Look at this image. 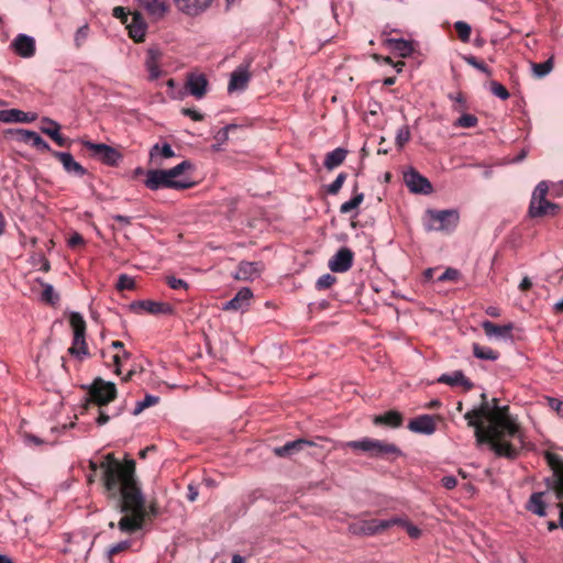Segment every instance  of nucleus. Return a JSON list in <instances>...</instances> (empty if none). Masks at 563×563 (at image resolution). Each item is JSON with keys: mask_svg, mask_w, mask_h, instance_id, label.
<instances>
[{"mask_svg": "<svg viewBox=\"0 0 563 563\" xmlns=\"http://www.w3.org/2000/svg\"><path fill=\"white\" fill-rule=\"evenodd\" d=\"M181 112L184 115L191 118L194 121H201L203 119V115L194 109L185 108L181 110Z\"/></svg>", "mask_w": 563, "mask_h": 563, "instance_id": "e2e57ef3", "label": "nucleus"}, {"mask_svg": "<svg viewBox=\"0 0 563 563\" xmlns=\"http://www.w3.org/2000/svg\"><path fill=\"white\" fill-rule=\"evenodd\" d=\"M410 140V130L408 125H402L397 130L396 133V145L398 148H402Z\"/></svg>", "mask_w": 563, "mask_h": 563, "instance_id": "c03bdc74", "label": "nucleus"}, {"mask_svg": "<svg viewBox=\"0 0 563 563\" xmlns=\"http://www.w3.org/2000/svg\"><path fill=\"white\" fill-rule=\"evenodd\" d=\"M454 27L459 34V37L462 42H468L471 36V26L464 21H457L454 24Z\"/></svg>", "mask_w": 563, "mask_h": 563, "instance_id": "a18cd8bd", "label": "nucleus"}, {"mask_svg": "<svg viewBox=\"0 0 563 563\" xmlns=\"http://www.w3.org/2000/svg\"><path fill=\"white\" fill-rule=\"evenodd\" d=\"M459 277H460V272L456 268L449 267L443 272V274H441L438 277V282H448V280L455 282L459 279Z\"/></svg>", "mask_w": 563, "mask_h": 563, "instance_id": "4d7b16f0", "label": "nucleus"}, {"mask_svg": "<svg viewBox=\"0 0 563 563\" xmlns=\"http://www.w3.org/2000/svg\"><path fill=\"white\" fill-rule=\"evenodd\" d=\"M41 122H42L41 131L48 136H49V132H52V131H60V124L53 119L44 117V118H42Z\"/></svg>", "mask_w": 563, "mask_h": 563, "instance_id": "49530a36", "label": "nucleus"}, {"mask_svg": "<svg viewBox=\"0 0 563 563\" xmlns=\"http://www.w3.org/2000/svg\"><path fill=\"white\" fill-rule=\"evenodd\" d=\"M131 545V541H128V540H124V541H120L115 544H113L109 550H108V554L109 555H114L117 553H120L126 549H129Z\"/></svg>", "mask_w": 563, "mask_h": 563, "instance_id": "bf43d9fd", "label": "nucleus"}, {"mask_svg": "<svg viewBox=\"0 0 563 563\" xmlns=\"http://www.w3.org/2000/svg\"><path fill=\"white\" fill-rule=\"evenodd\" d=\"M490 91L501 100H507L510 96L506 87L495 80L490 82Z\"/></svg>", "mask_w": 563, "mask_h": 563, "instance_id": "3c124183", "label": "nucleus"}, {"mask_svg": "<svg viewBox=\"0 0 563 563\" xmlns=\"http://www.w3.org/2000/svg\"><path fill=\"white\" fill-rule=\"evenodd\" d=\"M208 88V79L206 75L200 73H190L187 75L186 89L196 99H201Z\"/></svg>", "mask_w": 563, "mask_h": 563, "instance_id": "2eb2a0df", "label": "nucleus"}, {"mask_svg": "<svg viewBox=\"0 0 563 563\" xmlns=\"http://www.w3.org/2000/svg\"><path fill=\"white\" fill-rule=\"evenodd\" d=\"M335 282H336V278L333 275L324 274L317 279L316 288L318 290H324V289L330 288Z\"/></svg>", "mask_w": 563, "mask_h": 563, "instance_id": "de8ad7c7", "label": "nucleus"}, {"mask_svg": "<svg viewBox=\"0 0 563 563\" xmlns=\"http://www.w3.org/2000/svg\"><path fill=\"white\" fill-rule=\"evenodd\" d=\"M192 167L189 161H183L173 168L165 169L173 181H190L188 178H181L180 176L186 169Z\"/></svg>", "mask_w": 563, "mask_h": 563, "instance_id": "e433bc0d", "label": "nucleus"}, {"mask_svg": "<svg viewBox=\"0 0 563 563\" xmlns=\"http://www.w3.org/2000/svg\"><path fill=\"white\" fill-rule=\"evenodd\" d=\"M53 156L56 157L66 173L73 174L78 177H82L86 175L87 169L75 161L74 156L68 152H53Z\"/></svg>", "mask_w": 563, "mask_h": 563, "instance_id": "aec40b11", "label": "nucleus"}, {"mask_svg": "<svg viewBox=\"0 0 563 563\" xmlns=\"http://www.w3.org/2000/svg\"><path fill=\"white\" fill-rule=\"evenodd\" d=\"M390 520H397V522H395V526H400L402 527L404 529H406V531L408 532V534L413 538V539H417L420 537L421 534V531L418 527L411 525L409 521H407L406 519L401 518V517H394V518H390Z\"/></svg>", "mask_w": 563, "mask_h": 563, "instance_id": "79ce46f5", "label": "nucleus"}, {"mask_svg": "<svg viewBox=\"0 0 563 563\" xmlns=\"http://www.w3.org/2000/svg\"><path fill=\"white\" fill-rule=\"evenodd\" d=\"M311 445L312 442L305 439H298L295 441L287 442L286 444H284V455L294 454L295 452L305 450L306 448H309Z\"/></svg>", "mask_w": 563, "mask_h": 563, "instance_id": "58836bf2", "label": "nucleus"}, {"mask_svg": "<svg viewBox=\"0 0 563 563\" xmlns=\"http://www.w3.org/2000/svg\"><path fill=\"white\" fill-rule=\"evenodd\" d=\"M36 119L35 112H24L20 109L0 110V122L3 123H31Z\"/></svg>", "mask_w": 563, "mask_h": 563, "instance_id": "6ab92c4d", "label": "nucleus"}, {"mask_svg": "<svg viewBox=\"0 0 563 563\" xmlns=\"http://www.w3.org/2000/svg\"><path fill=\"white\" fill-rule=\"evenodd\" d=\"M101 356L106 360L107 357H110L111 364L114 367V373L117 375H121V368L124 365V362L131 357V354L126 351L122 352H115L113 354H110L109 351H102Z\"/></svg>", "mask_w": 563, "mask_h": 563, "instance_id": "2f4dec72", "label": "nucleus"}, {"mask_svg": "<svg viewBox=\"0 0 563 563\" xmlns=\"http://www.w3.org/2000/svg\"><path fill=\"white\" fill-rule=\"evenodd\" d=\"M389 46L397 52L401 57L411 55L413 48L410 42L404 38H390L388 40Z\"/></svg>", "mask_w": 563, "mask_h": 563, "instance_id": "72a5a7b5", "label": "nucleus"}, {"mask_svg": "<svg viewBox=\"0 0 563 563\" xmlns=\"http://www.w3.org/2000/svg\"><path fill=\"white\" fill-rule=\"evenodd\" d=\"M397 520L368 519L358 520L349 525L347 529L355 536H375L395 526Z\"/></svg>", "mask_w": 563, "mask_h": 563, "instance_id": "6e6552de", "label": "nucleus"}, {"mask_svg": "<svg viewBox=\"0 0 563 563\" xmlns=\"http://www.w3.org/2000/svg\"><path fill=\"white\" fill-rule=\"evenodd\" d=\"M375 424H385L391 428H398L402 423V415L396 410L387 411L374 418Z\"/></svg>", "mask_w": 563, "mask_h": 563, "instance_id": "c85d7f7f", "label": "nucleus"}, {"mask_svg": "<svg viewBox=\"0 0 563 563\" xmlns=\"http://www.w3.org/2000/svg\"><path fill=\"white\" fill-rule=\"evenodd\" d=\"M363 199H364V195L362 192L355 195L353 198H351L350 200H347L341 205L340 212L341 213L351 212L352 210L356 209L362 203Z\"/></svg>", "mask_w": 563, "mask_h": 563, "instance_id": "37998d69", "label": "nucleus"}, {"mask_svg": "<svg viewBox=\"0 0 563 563\" xmlns=\"http://www.w3.org/2000/svg\"><path fill=\"white\" fill-rule=\"evenodd\" d=\"M159 57L161 53L156 48H150L146 53L145 67L148 71V77L151 80L157 79L162 75V70L159 67Z\"/></svg>", "mask_w": 563, "mask_h": 563, "instance_id": "a878e982", "label": "nucleus"}, {"mask_svg": "<svg viewBox=\"0 0 563 563\" xmlns=\"http://www.w3.org/2000/svg\"><path fill=\"white\" fill-rule=\"evenodd\" d=\"M251 62L245 60L241 63L230 76V80L228 84V91H244L251 80Z\"/></svg>", "mask_w": 563, "mask_h": 563, "instance_id": "9b49d317", "label": "nucleus"}, {"mask_svg": "<svg viewBox=\"0 0 563 563\" xmlns=\"http://www.w3.org/2000/svg\"><path fill=\"white\" fill-rule=\"evenodd\" d=\"M481 327L488 339H496L503 341H512L514 339L512 330L515 325L512 322H508L506 324H496L489 320H484L481 323Z\"/></svg>", "mask_w": 563, "mask_h": 563, "instance_id": "ddd939ff", "label": "nucleus"}, {"mask_svg": "<svg viewBox=\"0 0 563 563\" xmlns=\"http://www.w3.org/2000/svg\"><path fill=\"white\" fill-rule=\"evenodd\" d=\"M145 186L151 190L159 188L187 189L194 186L192 181H173L165 169H152L146 174Z\"/></svg>", "mask_w": 563, "mask_h": 563, "instance_id": "0eeeda50", "label": "nucleus"}, {"mask_svg": "<svg viewBox=\"0 0 563 563\" xmlns=\"http://www.w3.org/2000/svg\"><path fill=\"white\" fill-rule=\"evenodd\" d=\"M100 467L103 472V484L108 493L121 494L120 512L121 519L118 522L119 530L124 533H134L141 530L144 525L145 509L144 497L136 483L135 462L126 460L121 464L113 454H107Z\"/></svg>", "mask_w": 563, "mask_h": 563, "instance_id": "f03ea898", "label": "nucleus"}, {"mask_svg": "<svg viewBox=\"0 0 563 563\" xmlns=\"http://www.w3.org/2000/svg\"><path fill=\"white\" fill-rule=\"evenodd\" d=\"M549 406L551 409L556 411V413L563 418V400H560L558 398H549Z\"/></svg>", "mask_w": 563, "mask_h": 563, "instance_id": "052dcab7", "label": "nucleus"}, {"mask_svg": "<svg viewBox=\"0 0 563 563\" xmlns=\"http://www.w3.org/2000/svg\"><path fill=\"white\" fill-rule=\"evenodd\" d=\"M230 128V125H227L216 133L214 139L217 142L223 144L228 141Z\"/></svg>", "mask_w": 563, "mask_h": 563, "instance_id": "680f3d73", "label": "nucleus"}, {"mask_svg": "<svg viewBox=\"0 0 563 563\" xmlns=\"http://www.w3.org/2000/svg\"><path fill=\"white\" fill-rule=\"evenodd\" d=\"M438 383L446 384L450 386L462 385L466 390L473 388V383L465 377L462 371H455L452 374H442L438 378Z\"/></svg>", "mask_w": 563, "mask_h": 563, "instance_id": "bb28decb", "label": "nucleus"}, {"mask_svg": "<svg viewBox=\"0 0 563 563\" xmlns=\"http://www.w3.org/2000/svg\"><path fill=\"white\" fill-rule=\"evenodd\" d=\"M30 144L41 152L51 151L49 144L36 132L34 133Z\"/></svg>", "mask_w": 563, "mask_h": 563, "instance_id": "5fc2aeb1", "label": "nucleus"}, {"mask_svg": "<svg viewBox=\"0 0 563 563\" xmlns=\"http://www.w3.org/2000/svg\"><path fill=\"white\" fill-rule=\"evenodd\" d=\"M177 8L189 16H197L203 13L212 0H174Z\"/></svg>", "mask_w": 563, "mask_h": 563, "instance_id": "412c9836", "label": "nucleus"}, {"mask_svg": "<svg viewBox=\"0 0 563 563\" xmlns=\"http://www.w3.org/2000/svg\"><path fill=\"white\" fill-rule=\"evenodd\" d=\"M158 155L163 158H170L175 156V152L168 143H164L162 146L159 144H155L150 151V156L154 159Z\"/></svg>", "mask_w": 563, "mask_h": 563, "instance_id": "4c0bfd02", "label": "nucleus"}, {"mask_svg": "<svg viewBox=\"0 0 563 563\" xmlns=\"http://www.w3.org/2000/svg\"><path fill=\"white\" fill-rule=\"evenodd\" d=\"M544 459L553 472V489L558 499H560V527L563 529V457L547 451Z\"/></svg>", "mask_w": 563, "mask_h": 563, "instance_id": "39448f33", "label": "nucleus"}, {"mask_svg": "<svg viewBox=\"0 0 563 563\" xmlns=\"http://www.w3.org/2000/svg\"><path fill=\"white\" fill-rule=\"evenodd\" d=\"M80 143L106 165L115 166L122 159V155L118 150L104 143H93L88 140H81Z\"/></svg>", "mask_w": 563, "mask_h": 563, "instance_id": "1a4fd4ad", "label": "nucleus"}, {"mask_svg": "<svg viewBox=\"0 0 563 563\" xmlns=\"http://www.w3.org/2000/svg\"><path fill=\"white\" fill-rule=\"evenodd\" d=\"M473 354L476 358L486 360V361H496L499 357V353L488 346L479 345L478 343H473Z\"/></svg>", "mask_w": 563, "mask_h": 563, "instance_id": "473e14b6", "label": "nucleus"}, {"mask_svg": "<svg viewBox=\"0 0 563 563\" xmlns=\"http://www.w3.org/2000/svg\"><path fill=\"white\" fill-rule=\"evenodd\" d=\"M477 122L478 120L475 115L464 113L457 119L455 125L461 128H473L477 124Z\"/></svg>", "mask_w": 563, "mask_h": 563, "instance_id": "603ef678", "label": "nucleus"}, {"mask_svg": "<svg viewBox=\"0 0 563 563\" xmlns=\"http://www.w3.org/2000/svg\"><path fill=\"white\" fill-rule=\"evenodd\" d=\"M427 221L424 223L428 231H453L459 223V212L456 210H428Z\"/></svg>", "mask_w": 563, "mask_h": 563, "instance_id": "20e7f679", "label": "nucleus"}, {"mask_svg": "<svg viewBox=\"0 0 563 563\" xmlns=\"http://www.w3.org/2000/svg\"><path fill=\"white\" fill-rule=\"evenodd\" d=\"M354 254L347 247H341L328 262V267L333 273H345L353 265Z\"/></svg>", "mask_w": 563, "mask_h": 563, "instance_id": "4468645a", "label": "nucleus"}, {"mask_svg": "<svg viewBox=\"0 0 563 563\" xmlns=\"http://www.w3.org/2000/svg\"><path fill=\"white\" fill-rule=\"evenodd\" d=\"M137 3L154 20L163 19L168 9L163 0H137Z\"/></svg>", "mask_w": 563, "mask_h": 563, "instance_id": "393cba45", "label": "nucleus"}, {"mask_svg": "<svg viewBox=\"0 0 563 563\" xmlns=\"http://www.w3.org/2000/svg\"><path fill=\"white\" fill-rule=\"evenodd\" d=\"M544 493H533L527 504V509L534 515L544 517L547 515V505L543 500Z\"/></svg>", "mask_w": 563, "mask_h": 563, "instance_id": "c756f323", "label": "nucleus"}, {"mask_svg": "<svg viewBox=\"0 0 563 563\" xmlns=\"http://www.w3.org/2000/svg\"><path fill=\"white\" fill-rule=\"evenodd\" d=\"M37 282L43 287L41 300L53 306L56 305L59 301V295L55 291L54 287L42 279H37Z\"/></svg>", "mask_w": 563, "mask_h": 563, "instance_id": "f704fd0d", "label": "nucleus"}, {"mask_svg": "<svg viewBox=\"0 0 563 563\" xmlns=\"http://www.w3.org/2000/svg\"><path fill=\"white\" fill-rule=\"evenodd\" d=\"M49 137H52L53 141L56 142V144L59 146H64L67 143V140L60 134L59 131L49 132Z\"/></svg>", "mask_w": 563, "mask_h": 563, "instance_id": "69168bd1", "label": "nucleus"}, {"mask_svg": "<svg viewBox=\"0 0 563 563\" xmlns=\"http://www.w3.org/2000/svg\"><path fill=\"white\" fill-rule=\"evenodd\" d=\"M134 285L135 282L131 276L126 274H121L117 283V288L119 290H130L134 288Z\"/></svg>", "mask_w": 563, "mask_h": 563, "instance_id": "864d4df0", "label": "nucleus"}, {"mask_svg": "<svg viewBox=\"0 0 563 563\" xmlns=\"http://www.w3.org/2000/svg\"><path fill=\"white\" fill-rule=\"evenodd\" d=\"M374 444H376V445H374V448H372V452H371V455L374 457H384L387 455H397L398 456L401 454L400 449L393 443H387L385 441L375 440Z\"/></svg>", "mask_w": 563, "mask_h": 563, "instance_id": "cd10ccee", "label": "nucleus"}, {"mask_svg": "<svg viewBox=\"0 0 563 563\" xmlns=\"http://www.w3.org/2000/svg\"><path fill=\"white\" fill-rule=\"evenodd\" d=\"M90 400L98 406H104L117 397V387L112 382L96 378L89 390Z\"/></svg>", "mask_w": 563, "mask_h": 563, "instance_id": "9d476101", "label": "nucleus"}, {"mask_svg": "<svg viewBox=\"0 0 563 563\" xmlns=\"http://www.w3.org/2000/svg\"><path fill=\"white\" fill-rule=\"evenodd\" d=\"M14 52L23 57L29 58L35 54V41L32 36L19 34L11 43Z\"/></svg>", "mask_w": 563, "mask_h": 563, "instance_id": "4be33fe9", "label": "nucleus"}, {"mask_svg": "<svg viewBox=\"0 0 563 563\" xmlns=\"http://www.w3.org/2000/svg\"><path fill=\"white\" fill-rule=\"evenodd\" d=\"M126 29L129 30V35L135 42H143L147 25L144 22L141 13L134 12L131 14L130 21L126 22Z\"/></svg>", "mask_w": 563, "mask_h": 563, "instance_id": "5701e85b", "label": "nucleus"}, {"mask_svg": "<svg viewBox=\"0 0 563 563\" xmlns=\"http://www.w3.org/2000/svg\"><path fill=\"white\" fill-rule=\"evenodd\" d=\"M253 292L249 287L241 288L235 296L223 305V310L245 311L250 305Z\"/></svg>", "mask_w": 563, "mask_h": 563, "instance_id": "f3484780", "label": "nucleus"}, {"mask_svg": "<svg viewBox=\"0 0 563 563\" xmlns=\"http://www.w3.org/2000/svg\"><path fill=\"white\" fill-rule=\"evenodd\" d=\"M166 282L172 289H176V290L185 289L186 290L188 288V284L184 279L176 278L174 276L167 277Z\"/></svg>", "mask_w": 563, "mask_h": 563, "instance_id": "13d9d810", "label": "nucleus"}, {"mask_svg": "<svg viewBox=\"0 0 563 563\" xmlns=\"http://www.w3.org/2000/svg\"><path fill=\"white\" fill-rule=\"evenodd\" d=\"M346 175L344 173H340L336 178L327 187V192L329 195H336L342 188L345 181Z\"/></svg>", "mask_w": 563, "mask_h": 563, "instance_id": "09e8293b", "label": "nucleus"}, {"mask_svg": "<svg viewBox=\"0 0 563 563\" xmlns=\"http://www.w3.org/2000/svg\"><path fill=\"white\" fill-rule=\"evenodd\" d=\"M483 402L464 415L467 426L474 428L478 445L488 444L499 457L516 459L525 445L523 434L517 419L508 406H499L496 398L493 405L482 394Z\"/></svg>", "mask_w": 563, "mask_h": 563, "instance_id": "f257e3e1", "label": "nucleus"}, {"mask_svg": "<svg viewBox=\"0 0 563 563\" xmlns=\"http://www.w3.org/2000/svg\"><path fill=\"white\" fill-rule=\"evenodd\" d=\"M89 27L87 25H84L79 27L76 32L75 41L79 45V43L88 36Z\"/></svg>", "mask_w": 563, "mask_h": 563, "instance_id": "0e129e2a", "label": "nucleus"}, {"mask_svg": "<svg viewBox=\"0 0 563 563\" xmlns=\"http://www.w3.org/2000/svg\"><path fill=\"white\" fill-rule=\"evenodd\" d=\"M549 186L547 181H540L532 192L528 213L531 218L555 216L560 210L559 205L547 200Z\"/></svg>", "mask_w": 563, "mask_h": 563, "instance_id": "7ed1b4c3", "label": "nucleus"}, {"mask_svg": "<svg viewBox=\"0 0 563 563\" xmlns=\"http://www.w3.org/2000/svg\"><path fill=\"white\" fill-rule=\"evenodd\" d=\"M553 66V57H550L543 63H531L532 74L537 78H543L552 71Z\"/></svg>", "mask_w": 563, "mask_h": 563, "instance_id": "c9c22d12", "label": "nucleus"}, {"mask_svg": "<svg viewBox=\"0 0 563 563\" xmlns=\"http://www.w3.org/2000/svg\"><path fill=\"white\" fill-rule=\"evenodd\" d=\"M464 60L468 65H471L474 68L478 69L479 71L484 73L485 75L492 76V70L488 68V66L486 64H484L483 62L478 60L476 57H474V56H465Z\"/></svg>", "mask_w": 563, "mask_h": 563, "instance_id": "8fccbe9b", "label": "nucleus"}, {"mask_svg": "<svg viewBox=\"0 0 563 563\" xmlns=\"http://www.w3.org/2000/svg\"><path fill=\"white\" fill-rule=\"evenodd\" d=\"M346 150L342 148V147H338L331 152H329L327 155H325V158H324V162H323V165L327 169H333L338 166H340L345 157H346Z\"/></svg>", "mask_w": 563, "mask_h": 563, "instance_id": "7c9ffc66", "label": "nucleus"}, {"mask_svg": "<svg viewBox=\"0 0 563 563\" xmlns=\"http://www.w3.org/2000/svg\"><path fill=\"white\" fill-rule=\"evenodd\" d=\"M69 322L74 331L73 345L69 347V353L78 357L88 355V349L86 344V321L79 312H71Z\"/></svg>", "mask_w": 563, "mask_h": 563, "instance_id": "423d86ee", "label": "nucleus"}, {"mask_svg": "<svg viewBox=\"0 0 563 563\" xmlns=\"http://www.w3.org/2000/svg\"><path fill=\"white\" fill-rule=\"evenodd\" d=\"M375 439L363 438L361 440L350 441L346 443V446L353 450H361L363 452H367L371 454L372 448H374Z\"/></svg>", "mask_w": 563, "mask_h": 563, "instance_id": "ea45409f", "label": "nucleus"}, {"mask_svg": "<svg viewBox=\"0 0 563 563\" xmlns=\"http://www.w3.org/2000/svg\"><path fill=\"white\" fill-rule=\"evenodd\" d=\"M159 401V398L154 395H146L142 400L137 401L133 409V415H140L144 409L155 406Z\"/></svg>", "mask_w": 563, "mask_h": 563, "instance_id": "a19ab883", "label": "nucleus"}, {"mask_svg": "<svg viewBox=\"0 0 563 563\" xmlns=\"http://www.w3.org/2000/svg\"><path fill=\"white\" fill-rule=\"evenodd\" d=\"M408 429L415 433L430 435L435 432L437 427L432 416L421 415L409 421Z\"/></svg>", "mask_w": 563, "mask_h": 563, "instance_id": "a211bd4d", "label": "nucleus"}, {"mask_svg": "<svg viewBox=\"0 0 563 563\" xmlns=\"http://www.w3.org/2000/svg\"><path fill=\"white\" fill-rule=\"evenodd\" d=\"M82 243H84V239H82V236L79 233H74L69 238V240H68V245L70 247H75V246L80 245Z\"/></svg>", "mask_w": 563, "mask_h": 563, "instance_id": "774afa93", "label": "nucleus"}, {"mask_svg": "<svg viewBox=\"0 0 563 563\" xmlns=\"http://www.w3.org/2000/svg\"><path fill=\"white\" fill-rule=\"evenodd\" d=\"M131 307L136 311H145L151 314H172L174 311L173 307L169 303L153 300L136 301L133 302Z\"/></svg>", "mask_w": 563, "mask_h": 563, "instance_id": "dca6fc26", "label": "nucleus"}, {"mask_svg": "<svg viewBox=\"0 0 563 563\" xmlns=\"http://www.w3.org/2000/svg\"><path fill=\"white\" fill-rule=\"evenodd\" d=\"M404 180L411 192L422 195H429L432 192L431 183L415 168H410L404 173Z\"/></svg>", "mask_w": 563, "mask_h": 563, "instance_id": "f8f14e48", "label": "nucleus"}, {"mask_svg": "<svg viewBox=\"0 0 563 563\" xmlns=\"http://www.w3.org/2000/svg\"><path fill=\"white\" fill-rule=\"evenodd\" d=\"M441 482L446 489H453L457 484V479L452 475L444 476Z\"/></svg>", "mask_w": 563, "mask_h": 563, "instance_id": "338daca9", "label": "nucleus"}, {"mask_svg": "<svg viewBox=\"0 0 563 563\" xmlns=\"http://www.w3.org/2000/svg\"><path fill=\"white\" fill-rule=\"evenodd\" d=\"M261 268L258 263L254 262H241L233 275L236 280H254L260 277Z\"/></svg>", "mask_w": 563, "mask_h": 563, "instance_id": "b1692460", "label": "nucleus"}, {"mask_svg": "<svg viewBox=\"0 0 563 563\" xmlns=\"http://www.w3.org/2000/svg\"><path fill=\"white\" fill-rule=\"evenodd\" d=\"M11 133L15 134L16 135V139L20 141V142H23V143H26V144H30L33 135H34V131H30V130H25V129H15V130H10Z\"/></svg>", "mask_w": 563, "mask_h": 563, "instance_id": "6e6d98bb", "label": "nucleus"}]
</instances>
